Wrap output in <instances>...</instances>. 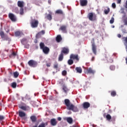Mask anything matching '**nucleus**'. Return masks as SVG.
<instances>
[{
  "label": "nucleus",
  "instance_id": "f257e3e1",
  "mask_svg": "<svg viewBox=\"0 0 127 127\" xmlns=\"http://www.w3.org/2000/svg\"><path fill=\"white\" fill-rule=\"evenodd\" d=\"M64 105L66 106L67 109L69 111H72V112H74L75 113L77 112H79V109L77 106H74L72 104L70 100L68 99H66L64 100Z\"/></svg>",
  "mask_w": 127,
  "mask_h": 127
},
{
  "label": "nucleus",
  "instance_id": "f03ea898",
  "mask_svg": "<svg viewBox=\"0 0 127 127\" xmlns=\"http://www.w3.org/2000/svg\"><path fill=\"white\" fill-rule=\"evenodd\" d=\"M40 49L43 50V52H44L45 54H48V53H49L50 49L49 48L45 47V44H44V43L41 42L40 43Z\"/></svg>",
  "mask_w": 127,
  "mask_h": 127
},
{
  "label": "nucleus",
  "instance_id": "7ed1b4c3",
  "mask_svg": "<svg viewBox=\"0 0 127 127\" xmlns=\"http://www.w3.org/2000/svg\"><path fill=\"white\" fill-rule=\"evenodd\" d=\"M87 18L90 21H96L97 20V15L93 12H89L87 15Z\"/></svg>",
  "mask_w": 127,
  "mask_h": 127
},
{
  "label": "nucleus",
  "instance_id": "20e7f679",
  "mask_svg": "<svg viewBox=\"0 0 127 127\" xmlns=\"http://www.w3.org/2000/svg\"><path fill=\"white\" fill-rule=\"evenodd\" d=\"M39 23V22H38V20L35 19H32L30 22L31 26L33 28H36V27H37Z\"/></svg>",
  "mask_w": 127,
  "mask_h": 127
},
{
  "label": "nucleus",
  "instance_id": "39448f33",
  "mask_svg": "<svg viewBox=\"0 0 127 127\" xmlns=\"http://www.w3.org/2000/svg\"><path fill=\"white\" fill-rule=\"evenodd\" d=\"M105 58L108 63H113L114 62V56L113 55H110V54H107L105 55Z\"/></svg>",
  "mask_w": 127,
  "mask_h": 127
},
{
  "label": "nucleus",
  "instance_id": "423d86ee",
  "mask_svg": "<svg viewBox=\"0 0 127 127\" xmlns=\"http://www.w3.org/2000/svg\"><path fill=\"white\" fill-rule=\"evenodd\" d=\"M19 117L21 118L22 120L23 121H26L27 120V117H26V114L23 111H19L18 112Z\"/></svg>",
  "mask_w": 127,
  "mask_h": 127
},
{
  "label": "nucleus",
  "instance_id": "0eeeda50",
  "mask_svg": "<svg viewBox=\"0 0 127 127\" xmlns=\"http://www.w3.org/2000/svg\"><path fill=\"white\" fill-rule=\"evenodd\" d=\"M28 64L30 66V67H36L37 66V62L33 60H31L28 62Z\"/></svg>",
  "mask_w": 127,
  "mask_h": 127
},
{
  "label": "nucleus",
  "instance_id": "6e6552de",
  "mask_svg": "<svg viewBox=\"0 0 127 127\" xmlns=\"http://www.w3.org/2000/svg\"><path fill=\"white\" fill-rule=\"evenodd\" d=\"M8 17H9V18H10V20H11V21H12L13 22H15V21H16V20H17L16 16H15L12 13H9Z\"/></svg>",
  "mask_w": 127,
  "mask_h": 127
},
{
  "label": "nucleus",
  "instance_id": "1a4fd4ad",
  "mask_svg": "<svg viewBox=\"0 0 127 127\" xmlns=\"http://www.w3.org/2000/svg\"><path fill=\"white\" fill-rule=\"evenodd\" d=\"M19 108L23 111H29V110H30V107L25 104H24V106H19Z\"/></svg>",
  "mask_w": 127,
  "mask_h": 127
},
{
  "label": "nucleus",
  "instance_id": "9d476101",
  "mask_svg": "<svg viewBox=\"0 0 127 127\" xmlns=\"http://www.w3.org/2000/svg\"><path fill=\"white\" fill-rule=\"evenodd\" d=\"M95 73H96V71L93 69L92 67L87 68L85 72V74H95Z\"/></svg>",
  "mask_w": 127,
  "mask_h": 127
},
{
  "label": "nucleus",
  "instance_id": "9b49d317",
  "mask_svg": "<svg viewBox=\"0 0 127 127\" xmlns=\"http://www.w3.org/2000/svg\"><path fill=\"white\" fill-rule=\"evenodd\" d=\"M0 36H1V38L4 39V40H7V39H8V37L6 36L4 34V32L2 31H0Z\"/></svg>",
  "mask_w": 127,
  "mask_h": 127
},
{
  "label": "nucleus",
  "instance_id": "f8f14e48",
  "mask_svg": "<svg viewBox=\"0 0 127 127\" xmlns=\"http://www.w3.org/2000/svg\"><path fill=\"white\" fill-rule=\"evenodd\" d=\"M70 59H73V60H76V61H79L78 55L71 54L70 56Z\"/></svg>",
  "mask_w": 127,
  "mask_h": 127
},
{
  "label": "nucleus",
  "instance_id": "ddd939ff",
  "mask_svg": "<svg viewBox=\"0 0 127 127\" xmlns=\"http://www.w3.org/2000/svg\"><path fill=\"white\" fill-rule=\"evenodd\" d=\"M80 4L81 6H86L88 4V0H80Z\"/></svg>",
  "mask_w": 127,
  "mask_h": 127
},
{
  "label": "nucleus",
  "instance_id": "4468645a",
  "mask_svg": "<svg viewBox=\"0 0 127 127\" xmlns=\"http://www.w3.org/2000/svg\"><path fill=\"white\" fill-rule=\"evenodd\" d=\"M90 106H91V104H90V103L88 102H84L82 104V107L83 109H88V108H90Z\"/></svg>",
  "mask_w": 127,
  "mask_h": 127
},
{
  "label": "nucleus",
  "instance_id": "2eb2a0df",
  "mask_svg": "<svg viewBox=\"0 0 127 127\" xmlns=\"http://www.w3.org/2000/svg\"><path fill=\"white\" fill-rule=\"evenodd\" d=\"M61 53H62V54H65V55H67V54L69 53V49L66 48H63Z\"/></svg>",
  "mask_w": 127,
  "mask_h": 127
},
{
  "label": "nucleus",
  "instance_id": "dca6fc26",
  "mask_svg": "<svg viewBox=\"0 0 127 127\" xmlns=\"http://www.w3.org/2000/svg\"><path fill=\"white\" fill-rule=\"evenodd\" d=\"M92 51L95 55L97 54V46H96V45H95V43H92Z\"/></svg>",
  "mask_w": 127,
  "mask_h": 127
},
{
  "label": "nucleus",
  "instance_id": "f3484780",
  "mask_svg": "<svg viewBox=\"0 0 127 127\" xmlns=\"http://www.w3.org/2000/svg\"><path fill=\"white\" fill-rule=\"evenodd\" d=\"M67 27L65 25H63L61 26L60 30H62L64 33H67V30H66Z\"/></svg>",
  "mask_w": 127,
  "mask_h": 127
},
{
  "label": "nucleus",
  "instance_id": "a211bd4d",
  "mask_svg": "<svg viewBox=\"0 0 127 127\" xmlns=\"http://www.w3.org/2000/svg\"><path fill=\"white\" fill-rule=\"evenodd\" d=\"M17 5L19 7L23 8L24 6V2L23 1H18Z\"/></svg>",
  "mask_w": 127,
  "mask_h": 127
},
{
  "label": "nucleus",
  "instance_id": "6ab92c4d",
  "mask_svg": "<svg viewBox=\"0 0 127 127\" xmlns=\"http://www.w3.org/2000/svg\"><path fill=\"white\" fill-rule=\"evenodd\" d=\"M51 125L53 127L56 126L57 125V121H56V119H52L51 120Z\"/></svg>",
  "mask_w": 127,
  "mask_h": 127
},
{
  "label": "nucleus",
  "instance_id": "aec40b11",
  "mask_svg": "<svg viewBox=\"0 0 127 127\" xmlns=\"http://www.w3.org/2000/svg\"><path fill=\"white\" fill-rule=\"evenodd\" d=\"M56 40L58 43L61 42L62 41V37L60 35H58L56 38Z\"/></svg>",
  "mask_w": 127,
  "mask_h": 127
},
{
  "label": "nucleus",
  "instance_id": "412c9836",
  "mask_svg": "<svg viewBox=\"0 0 127 127\" xmlns=\"http://www.w3.org/2000/svg\"><path fill=\"white\" fill-rule=\"evenodd\" d=\"M55 13L57 14H61L62 15H64V12H63V10L61 9H58L56 11Z\"/></svg>",
  "mask_w": 127,
  "mask_h": 127
},
{
  "label": "nucleus",
  "instance_id": "4be33fe9",
  "mask_svg": "<svg viewBox=\"0 0 127 127\" xmlns=\"http://www.w3.org/2000/svg\"><path fill=\"white\" fill-rule=\"evenodd\" d=\"M30 120H31L32 123H35L37 120V118L35 116H32L30 117Z\"/></svg>",
  "mask_w": 127,
  "mask_h": 127
},
{
  "label": "nucleus",
  "instance_id": "5701e85b",
  "mask_svg": "<svg viewBox=\"0 0 127 127\" xmlns=\"http://www.w3.org/2000/svg\"><path fill=\"white\" fill-rule=\"evenodd\" d=\"M16 55V53L13 52L10 55H9V58H15Z\"/></svg>",
  "mask_w": 127,
  "mask_h": 127
},
{
  "label": "nucleus",
  "instance_id": "b1692460",
  "mask_svg": "<svg viewBox=\"0 0 127 127\" xmlns=\"http://www.w3.org/2000/svg\"><path fill=\"white\" fill-rule=\"evenodd\" d=\"M63 90L64 92V93H65V94H67V92L70 90L68 88H67V86H66L65 85H63Z\"/></svg>",
  "mask_w": 127,
  "mask_h": 127
},
{
  "label": "nucleus",
  "instance_id": "393cba45",
  "mask_svg": "<svg viewBox=\"0 0 127 127\" xmlns=\"http://www.w3.org/2000/svg\"><path fill=\"white\" fill-rule=\"evenodd\" d=\"M44 34H45V31L42 30L41 32L37 34L36 37H39V36H40V35H43Z\"/></svg>",
  "mask_w": 127,
  "mask_h": 127
},
{
  "label": "nucleus",
  "instance_id": "a878e982",
  "mask_svg": "<svg viewBox=\"0 0 127 127\" xmlns=\"http://www.w3.org/2000/svg\"><path fill=\"white\" fill-rule=\"evenodd\" d=\"M47 18L48 20H51L52 19V12H50V13L47 15Z\"/></svg>",
  "mask_w": 127,
  "mask_h": 127
},
{
  "label": "nucleus",
  "instance_id": "bb28decb",
  "mask_svg": "<svg viewBox=\"0 0 127 127\" xmlns=\"http://www.w3.org/2000/svg\"><path fill=\"white\" fill-rule=\"evenodd\" d=\"M75 70L77 73H79V74H81V73H82V68H81V67H76L75 68Z\"/></svg>",
  "mask_w": 127,
  "mask_h": 127
},
{
  "label": "nucleus",
  "instance_id": "cd10ccee",
  "mask_svg": "<svg viewBox=\"0 0 127 127\" xmlns=\"http://www.w3.org/2000/svg\"><path fill=\"white\" fill-rule=\"evenodd\" d=\"M66 122H67L68 124H71L72 123H73V119L71 117H68L66 118Z\"/></svg>",
  "mask_w": 127,
  "mask_h": 127
},
{
  "label": "nucleus",
  "instance_id": "c85d7f7f",
  "mask_svg": "<svg viewBox=\"0 0 127 127\" xmlns=\"http://www.w3.org/2000/svg\"><path fill=\"white\" fill-rule=\"evenodd\" d=\"M64 58V54L61 53V54L59 56V61H62Z\"/></svg>",
  "mask_w": 127,
  "mask_h": 127
},
{
  "label": "nucleus",
  "instance_id": "c756f323",
  "mask_svg": "<svg viewBox=\"0 0 127 127\" xmlns=\"http://www.w3.org/2000/svg\"><path fill=\"white\" fill-rule=\"evenodd\" d=\"M33 127H45V124L44 123H42L40 125L36 124V125L33 126Z\"/></svg>",
  "mask_w": 127,
  "mask_h": 127
},
{
  "label": "nucleus",
  "instance_id": "7c9ffc66",
  "mask_svg": "<svg viewBox=\"0 0 127 127\" xmlns=\"http://www.w3.org/2000/svg\"><path fill=\"white\" fill-rule=\"evenodd\" d=\"M15 35L17 37H18V36H21V32L19 31H17L15 32Z\"/></svg>",
  "mask_w": 127,
  "mask_h": 127
},
{
  "label": "nucleus",
  "instance_id": "2f4dec72",
  "mask_svg": "<svg viewBox=\"0 0 127 127\" xmlns=\"http://www.w3.org/2000/svg\"><path fill=\"white\" fill-rule=\"evenodd\" d=\"M110 11V8H109V7H107V9H104L105 14H109Z\"/></svg>",
  "mask_w": 127,
  "mask_h": 127
},
{
  "label": "nucleus",
  "instance_id": "473e14b6",
  "mask_svg": "<svg viewBox=\"0 0 127 127\" xmlns=\"http://www.w3.org/2000/svg\"><path fill=\"white\" fill-rule=\"evenodd\" d=\"M111 95L112 97H116V96H117V92H116V91H112Z\"/></svg>",
  "mask_w": 127,
  "mask_h": 127
},
{
  "label": "nucleus",
  "instance_id": "72a5a7b5",
  "mask_svg": "<svg viewBox=\"0 0 127 127\" xmlns=\"http://www.w3.org/2000/svg\"><path fill=\"white\" fill-rule=\"evenodd\" d=\"M67 63L68 65H72V64L74 63V61H73V60L70 59L69 60H68Z\"/></svg>",
  "mask_w": 127,
  "mask_h": 127
},
{
  "label": "nucleus",
  "instance_id": "f704fd0d",
  "mask_svg": "<svg viewBox=\"0 0 127 127\" xmlns=\"http://www.w3.org/2000/svg\"><path fill=\"white\" fill-rule=\"evenodd\" d=\"M19 75V73L17 71H15L13 72V76L14 78H17L18 77V75Z\"/></svg>",
  "mask_w": 127,
  "mask_h": 127
},
{
  "label": "nucleus",
  "instance_id": "c9c22d12",
  "mask_svg": "<svg viewBox=\"0 0 127 127\" xmlns=\"http://www.w3.org/2000/svg\"><path fill=\"white\" fill-rule=\"evenodd\" d=\"M106 119L107 121H111L112 120V116L110 114L106 115Z\"/></svg>",
  "mask_w": 127,
  "mask_h": 127
},
{
  "label": "nucleus",
  "instance_id": "e433bc0d",
  "mask_svg": "<svg viewBox=\"0 0 127 127\" xmlns=\"http://www.w3.org/2000/svg\"><path fill=\"white\" fill-rule=\"evenodd\" d=\"M59 66V64L57 63H56L54 64V68L55 69H56V70H57L58 69Z\"/></svg>",
  "mask_w": 127,
  "mask_h": 127
},
{
  "label": "nucleus",
  "instance_id": "4c0bfd02",
  "mask_svg": "<svg viewBox=\"0 0 127 127\" xmlns=\"http://www.w3.org/2000/svg\"><path fill=\"white\" fill-rule=\"evenodd\" d=\"M114 22H115V18L112 17L111 18V19L110 20V23H111V24H113V23H114Z\"/></svg>",
  "mask_w": 127,
  "mask_h": 127
},
{
  "label": "nucleus",
  "instance_id": "58836bf2",
  "mask_svg": "<svg viewBox=\"0 0 127 127\" xmlns=\"http://www.w3.org/2000/svg\"><path fill=\"white\" fill-rule=\"evenodd\" d=\"M16 82H13L11 84V87L14 88H16Z\"/></svg>",
  "mask_w": 127,
  "mask_h": 127
},
{
  "label": "nucleus",
  "instance_id": "ea45409f",
  "mask_svg": "<svg viewBox=\"0 0 127 127\" xmlns=\"http://www.w3.org/2000/svg\"><path fill=\"white\" fill-rule=\"evenodd\" d=\"M110 68V69L112 70V71H114L115 69H116V66H115V65H111Z\"/></svg>",
  "mask_w": 127,
  "mask_h": 127
},
{
  "label": "nucleus",
  "instance_id": "a19ab883",
  "mask_svg": "<svg viewBox=\"0 0 127 127\" xmlns=\"http://www.w3.org/2000/svg\"><path fill=\"white\" fill-rule=\"evenodd\" d=\"M24 12H23V8H20V14L22 15L23 14Z\"/></svg>",
  "mask_w": 127,
  "mask_h": 127
},
{
  "label": "nucleus",
  "instance_id": "79ce46f5",
  "mask_svg": "<svg viewBox=\"0 0 127 127\" xmlns=\"http://www.w3.org/2000/svg\"><path fill=\"white\" fill-rule=\"evenodd\" d=\"M62 75L63 76H66V75H67V71H66L65 70L63 71Z\"/></svg>",
  "mask_w": 127,
  "mask_h": 127
},
{
  "label": "nucleus",
  "instance_id": "37998d69",
  "mask_svg": "<svg viewBox=\"0 0 127 127\" xmlns=\"http://www.w3.org/2000/svg\"><path fill=\"white\" fill-rule=\"evenodd\" d=\"M124 23L125 25H127V17L124 20Z\"/></svg>",
  "mask_w": 127,
  "mask_h": 127
},
{
  "label": "nucleus",
  "instance_id": "c03bdc74",
  "mask_svg": "<svg viewBox=\"0 0 127 127\" xmlns=\"http://www.w3.org/2000/svg\"><path fill=\"white\" fill-rule=\"evenodd\" d=\"M46 66H47V67H50V66H51V63H47L46 64Z\"/></svg>",
  "mask_w": 127,
  "mask_h": 127
},
{
  "label": "nucleus",
  "instance_id": "a18cd8bd",
  "mask_svg": "<svg viewBox=\"0 0 127 127\" xmlns=\"http://www.w3.org/2000/svg\"><path fill=\"white\" fill-rule=\"evenodd\" d=\"M116 3H112V7H113V8H116Z\"/></svg>",
  "mask_w": 127,
  "mask_h": 127
},
{
  "label": "nucleus",
  "instance_id": "49530a36",
  "mask_svg": "<svg viewBox=\"0 0 127 127\" xmlns=\"http://www.w3.org/2000/svg\"><path fill=\"white\" fill-rule=\"evenodd\" d=\"M24 41H26V38H23L22 40H21V42L22 43V42H24Z\"/></svg>",
  "mask_w": 127,
  "mask_h": 127
},
{
  "label": "nucleus",
  "instance_id": "de8ad7c7",
  "mask_svg": "<svg viewBox=\"0 0 127 127\" xmlns=\"http://www.w3.org/2000/svg\"><path fill=\"white\" fill-rule=\"evenodd\" d=\"M117 36L119 38H121V37H122V35H121L120 34H118L117 35Z\"/></svg>",
  "mask_w": 127,
  "mask_h": 127
},
{
  "label": "nucleus",
  "instance_id": "09e8293b",
  "mask_svg": "<svg viewBox=\"0 0 127 127\" xmlns=\"http://www.w3.org/2000/svg\"><path fill=\"white\" fill-rule=\"evenodd\" d=\"M34 43H37L38 42V40L37 39H35L34 41Z\"/></svg>",
  "mask_w": 127,
  "mask_h": 127
},
{
  "label": "nucleus",
  "instance_id": "8fccbe9b",
  "mask_svg": "<svg viewBox=\"0 0 127 127\" xmlns=\"http://www.w3.org/2000/svg\"><path fill=\"white\" fill-rule=\"evenodd\" d=\"M91 61H95V57H93L91 59Z\"/></svg>",
  "mask_w": 127,
  "mask_h": 127
},
{
  "label": "nucleus",
  "instance_id": "3c124183",
  "mask_svg": "<svg viewBox=\"0 0 127 127\" xmlns=\"http://www.w3.org/2000/svg\"><path fill=\"white\" fill-rule=\"evenodd\" d=\"M61 120H62V118H61V117H59L58 118V121H61Z\"/></svg>",
  "mask_w": 127,
  "mask_h": 127
},
{
  "label": "nucleus",
  "instance_id": "603ef678",
  "mask_svg": "<svg viewBox=\"0 0 127 127\" xmlns=\"http://www.w3.org/2000/svg\"><path fill=\"white\" fill-rule=\"evenodd\" d=\"M26 48H29V45H27V46H25Z\"/></svg>",
  "mask_w": 127,
  "mask_h": 127
},
{
  "label": "nucleus",
  "instance_id": "864d4df0",
  "mask_svg": "<svg viewBox=\"0 0 127 127\" xmlns=\"http://www.w3.org/2000/svg\"><path fill=\"white\" fill-rule=\"evenodd\" d=\"M48 3L49 4H51V0H48Z\"/></svg>",
  "mask_w": 127,
  "mask_h": 127
},
{
  "label": "nucleus",
  "instance_id": "5fc2aeb1",
  "mask_svg": "<svg viewBox=\"0 0 127 127\" xmlns=\"http://www.w3.org/2000/svg\"><path fill=\"white\" fill-rule=\"evenodd\" d=\"M121 1H122V0H118V3H121Z\"/></svg>",
  "mask_w": 127,
  "mask_h": 127
},
{
  "label": "nucleus",
  "instance_id": "6e6d98bb",
  "mask_svg": "<svg viewBox=\"0 0 127 127\" xmlns=\"http://www.w3.org/2000/svg\"><path fill=\"white\" fill-rule=\"evenodd\" d=\"M45 124V126H48V123L46 122V123H44Z\"/></svg>",
  "mask_w": 127,
  "mask_h": 127
},
{
  "label": "nucleus",
  "instance_id": "4d7b16f0",
  "mask_svg": "<svg viewBox=\"0 0 127 127\" xmlns=\"http://www.w3.org/2000/svg\"><path fill=\"white\" fill-rule=\"evenodd\" d=\"M126 8H127V0L126 1V5H125Z\"/></svg>",
  "mask_w": 127,
  "mask_h": 127
},
{
  "label": "nucleus",
  "instance_id": "13d9d810",
  "mask_svg": "<svg viewBox=\"0 0 127 127\" xmlns=\"http://www.w3.org/2000/svg\"><path fill=\"white\" fill-rule=\"evenodd\" d=\"M88 83H89V82H86V85H87V84H88Z\"/></svg>",
  "mask_w": 127,
  "mask_h": 127
},
{
  "label": "nucleus",
  "instance_id": "bf43d9fd",
  "mask_svg": "<svg viewBox=\"0 0 127 127\" xmlns=\"http://www.w3.org/2000/svg\"><path fill=\"white\" fill-rule=\"evenodd\" d=\"M113 27H115V26H114Z\"/></svg>",
  "mask_w": 127,
  "mask_h": 127
}]
</instances>
